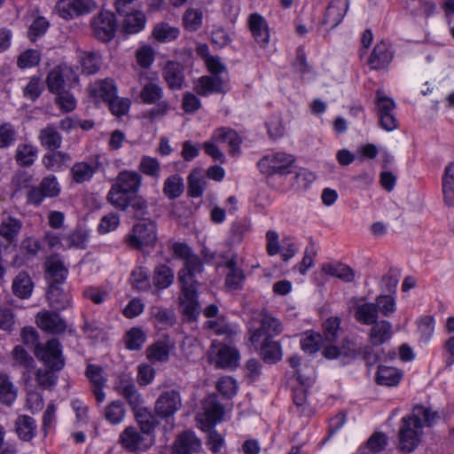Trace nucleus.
<instances>
[{"label": "nucleus", "instance_id": "obj_54", "mask_svg": "<svg viewBox=\"0 0 454 454\" xmlns=\"http://www.w3.org/2000/svg\"><path fill=\"white\" fill-rule=\"evenodd\" d=\"M40 61V51L34 49H28L19 55L17 66L21 69L31 68L36 67Z\"/></svg>", "mask_w": 454, "mask_h": 454}, {"label": "nucleus", "instance_id": "obj_23", "mask_svg": "<svg viewBox=\"0 0 454 454\" xmlns=\"http://www.w3.org/2000/svg\"><path fill=\"white\" fill-rule=\"evenodd\" d=\"M240 360L239 350L231 346L221 347L215 356V364L218 368L235 369L238 367Z\"/></svg>", "mask_w": 454, "mask_h": 454}, {"label": "nucleus", "instance_id": "obj_18", "mask_svg": "<svg viewBox=\"0 0 454 454\" xmlns=\"http://www.w3.org/2000/svg\"><path fill=\"white\" fill-rule=\"evenodd\" d=\"M227 272L225 276L224 285L229 290H240L243 288L246 275L244 270L239 267L237 258L235 256L229 259L224 264Z\"/></svg>", "mask_w": 454, "mask_h": 454}, {"label": "nucleus", "instance_id": "obj_47", "mask_svg": "<svg viewBox=\"0 0 454 454\" xmlns=\"http://www.w3.org/2000/svg\"><path fill=\"white\" fill-rule=\"evenodd\" d=\"M142 436L134 427H126L120 434L118 442L126 450L134 451L138 448Z\"/></svg>", "mask_w": 454, "mask_h": 454}, {"label": "nucleus", "instance_id": "obj_3", "mask_svg": "<svg viewBox=\"0 0 454 454\" xmlns=\"http://www.w3.org/2000/svg\"><path fill=\"white\" fill-rule=\"evenodd\" d=\"M141 184L142 176L138 172L121 171L107 193V201L116 209L126 211L129 206L130 196L138 192Z\"/></svg>", "mask_w": 454, "mask_h": 454}, {"label": "nucleus", "instance_id": "obj_58", "mask_svg": "<svg viewBox=\"0 0 454 454\" xmlns=\"http://www.w3.org/2000/svg\"><path fill=\"white\" fill-rule=\"evenodd\" d=\"M260 325L270 338L282 332V324L280 321L266 312L261 314Z\"/></svg>", "mask_w": 454, "mask_h": 454}, {"label": "nucleus", "instance_id": "obj_35", "mask_svg": "<svg viewBox=\"0 0 454 454\" xmlns=\"http://www.w3.org/2000/svg\"><path fill=\"white\" fill-rule=\"evenodd\" d=\"M348 345L351 346V348H349V353H345V356L350 358L361 356L367 366H372L378 362L379 356L375 353L372 347L367 345L357 347L350 341H348Z\"/></svg>", "mask_w": 454, "mask_h": 454}, {"label": "nucleus", "instance_id": "obj_32", "mask_svg": "<svg viewBox=\"0 0 454 454\" xmlns=\"http://www.w3.org/2000/svg\"><path fill=\"white\" fill-rule=\"evenodd\" d=\"M354 317L356 320L363 325H372L378 322V309L374 302L357 304L355 307Z\"/></svg>", "mask_w": 454, "mask_h": 454}, {"label": "nucleus", "instance_id": "obj_26", "mask_svg": "<svg viewBox=\"0 0 454 454\" xmlns=\"http://www.w3.org/2000/svg\"><path fill=\"white\" fill-rule=\"evenodd\" d=\"M369 340L372 346H380L388 341L393 334L392 325L387 320L378 321L372 325Z\"/></svg>", "mask_w": 454, "mask_h": 454}, {"label": "nucleus", "instance_id": "obj_6", "mask_svg": "<svg viewBox=\"0 0 454 454\" xmlns=\"http://www.w3.org/2000/svg\"><path fill=\"white\" fill-rule=\"evenodd\" d=\"M294 162V157L283 152L272 153L261 159L257 166L267 176L284 175L290 172L289 168Z\"/></svg>", "mask_w": 454, "mask_h": 454}, {"label": "nucleus", "instance_id": "obj_49", "mask_svg": "<svg viewBox=\"0 0 454 454\" xmlns=\"http://www.w3.org/2000/svg\"><path fill=\"white\" fill-rule=\"evenodd\" d=\"M261 355L265 362L277 363L282 357V348L278 341H273L271 339L263 342L260 347Z\"/></svg>", "mask_w": 454, "mask_h": 454}, {"label": "nucleus", "instance_id": "obj_15", "mask_svg": "<svg viewBox=\"0 0 454 454\" xmlns=\"http://www.w3.org/2000/svg\"><path fill=\"white\" fill-rule=\"evenodd\" d=\"M71 74H73V70L67 66H57L51 69L45 80L49 91L56 95L65 90L67 80Z\"/></svg>", "mask_w": 454, "mask_h": 454}, {"label": "nucleus", "instance_id": "obj_44", "mask_svg": "<svg viewBox=\"0 0 454 454\" xmlns=\"http://www.w3.org/2000/svg\"><path fill=\"white\" fill-rule=\"evenodd\" d=\"M174 272L166 264L158 265L153 271V284L160 289H166L170 286L174 281Z\"/></svg>", "mask_w": 454, "mask_h": 454}, {"label": "nucleus", "instance_id": "obj_16", "mask_svg": "<svg viewBox=\"0 0 454 454\" xmlns=\"http://www.w3.org/2000/svg\"><path fill=\"white\" fill-rule=\"evenodd\" d=\"M85 374L92 385L93 394L98 403H102L106 399L104 387L106 384L104 369L98 364H88Z\"/></svg>", "mask_w": 454, "mask_h": 454}, {"label": "nucleus", "instance_id": "obj_8", "mask_svg": "<svg viewBox=\"0 0 454 454\" xmlns=\"http://www.w3.org/2000/svg\"><path fill=\"white\" fill-rule=\"evenodd\" d=\"M91 27L98 40L103 42L111 41L117 28L114 14L111 12H100L93 17Z\"/></svg>", "mask_w": 454, "mask_h": 454}, {"label": "nucleus", "instance_id": "obj_56", "mask_svg": "<svg viewBox=\"0 0 454 454\" xmlns=\"http://www.w3.org/2000/svg\"><path fill=\"white\" fill-rule=\"evenodd\" d=\"M374 304L377 305L378 314L381 313L384 317H390L396 309L395 298L390 294H381L375 299Z\"/></svg>", "mask_w": 454, "mask_h": 454}, {"label": "nucleus", "instance_id": "obj_48", "mask_svg": "<svg viewBox=\"0 0 454 454\" xmlns=\"http://www.w3.org/2000/svg\"><path fill=\"white\" fill-rule=\"evenodd\" d=\"M323 269L328 275L339 278L344 282H352L356 278V272L345 264H325Z\"/></svg>", "mask_w": 454, "mask_h": 454}, {"label": "nucleus", "instance_id": "obj_38", "mask_svg": "<svg viewBox=\"0 0 454 454\" xmlns=\"http://www.w3.org/2000/svg\"><path fill=\"white\" fill-rule=\"evenodd\" d=\"M442 192L448 206H454V162H450L442 176Z\"/></svg>", "mask_w": 454, "mask_h": 454}, {"label": "nucleus", "instance_id": "obj_39", "mask_svg": "<svg viewBox=\"0 0 454 454\" xmlns=\"http://www.w3.org/2000/svg\"><path fill=\"white\" fill-rule=\"evenodd\" d=\"M184 191V179L178 174H174L167 177L163 185V193L168 200L179 198Z\"/></svg>", "mask_w": 454, "mask_h": 454}, {"label": "nucleus", "instance_id": "obj_21", "mask_svg": "<svg viewBox=\"0 0 454 454\" xmlns=\"http://www.w3.org/2000/svg\"><path fill=\"white\" fill-rule=\"evenodd\" d=\"M71 160L72 158L67 153L53 150L43 156L42 163L47 170L60 172L68 168Z\"/></svg>", "mask_w": 454, "mask_h": 454}, {"label": "nucleus", "instance_id": "obj_63", "mask_svg": "<svg viewBox=\"0 0 454 454\" xmlns=\"http://www.w3.org/2000/svg\"><path fill=\"white\" fill-rule=\"evenodd\" d=\"M418 331L420 335V341L427 343L434 332V319L431 316H426L419 319Z\"/></svg>", "mask_w": 454, "mask_h": 454}, {"label": "nucleus", "instance_id": "obj_29", "mask_svg": "<svg viewBox=\"0 0 454 454\" xmlns=\"http://www.w3.org/2000/svg\"><path fill=\"white\" fill-rule=\"evenodd\" d=\"M12 365L21 368L25 372L30 373L35 368V362L31 355L21 345H17L11 352Z\"/></svg>", "mask_w": 454, "mask_h": 454}, {"label": "nucleus", "instance_id": "obj_41", "mask_svg": "<svg viewBox=\"0 0 454 454\" xmlns=\"http://www.w3.org/2000/svg\"><path fill=\"white\" fill-rule=\"evenodd\" d=\"M317 254V247L312 238H309V243L304 249V254L301 262L294 266L293 270H297L300 274L306 275L307 271L313 266Z\"/></svg>", "mask_w": 454, "mask_h": 454}, {"label": "nucleus", "instance_id": "obj_30", "mask_svg": "<svg viewBox=\"0 0 454 454\" xmlns=\"http://www.w3.org/2000/svg\"><path fill=\"white\" fill-rule=\"evenodd\" d=\"M38 140L43 147L49 151H53L58 150L61 146L62 136L55 126L48 125L40 129Z\"/></svg>", "mask_w": 454, "mask_h": 454}, {"label": "nucleus", "instance_id": "obj_34", "mask_svg": "<svg viewBox=\"0 0 454 454\" xmlns=\"http://www.w3.org/2000/svg\"><path fill=\"white\" fill-rule=\"evenodd\" d=\"M12 288L17 297L27 299L32 294L34 284L30 276L27 272L21 271L14 278Z\"/></svg>", "mask_w": 454, "mask_h": 454}, {"label": "nucleus", "instance_id": "obj_27", "mask_svg": "<svg viewBox=\"0 0 454 454\" xmlns=\"http://www.w3.org/2000/svg\"><path fill=\"white\" fill-rule=\"evenodd\" d=\"M23 226L21 220L12 215H4L0 223V236L7 242L13 243L17 240Z\"/></svg>", "mask_w": 454, "mask_h": 454}, {"label": "nucleus", "instance_id": "obj_62", "mask_svg": "<svg viewBox=\"0 0 454 454\" xmlns=\"http://www.w3.org/2000/svg\"><path fill=\"white\" fill-rule=\"evenodd\" d=\"M55 372V370H51V368L38 369L35 373L37 384L44 389H50L54 387L58 381V376Z\"/></svg>", "mask_w": 454, "mask_h": 454}, {"label": "nucleus", "instance_id": "obj_31", "mask_svg": "<svg viewBox=\"0 0 454 454\" xmlns=\"http://www.w3.org/2000/svg\"><path fill=\"white\" fill-rule=\"evenodd\" d=\"M38 156V149L35 145L28 143H20L15 151V160L19 166L28 168L32 166Z\"/></svg>", "mask_w": 454, "mask_h": 454}, {"label": "nucleus", "instance_id": "obj_19", "mask_svg": "<svg viewBox=\"0 0 454 454\" xmlns=\"http://www.w3.org/2000/svg\"><path fill=\"white\" fill-rule=\"evenodd\" d=\"M201 442L192 431L183 432L178 435L173 446V454H193L200 451Z\"/></svg>", "mask_w": 454, "mask_h": 454}, {"label": "nucleus", "instance_id": "obj_25", "mask_svg": "<svg viewBox=\"0 0 454 454\" xmlns=\"http://www.w3.org/2000/svg\"><path fill=\"white\" fill-rule=\"evenodd\" d=\"M46 274L49 279V286L56 285L59 286L66 281L68 270L65 267L62 261L51 258L46 262Z\"/></svg>", "mask_w": 454, "mask_h": 454}, {"label": "nucleus", "instance_id": "obj_10", "mask_svg": "<svg viewBox=\"0 0 454 454\" xmlns=\"http://www.w3.org/2000/svg\"><path fill=\"white\" fill-rule=\"evenodd\" d=\"M182 407L180 393L176 390L163 391L154 405L155 413L161 419L172 417Z\"/></svg>", "mask_w": 454, "mask_h": 454}, {"label": "nucleus", "instance_id": "obj_60", "mask_svg": "<svg viewBox=\"0 0 454 454\" xmlns=\"http://www.w3.org/2000/svg\"><path fill=\"white\" fill-rule=\"evenodd\" d=\"M50 27L49 21L43 16L36 17L31 23L27 36L31 42H35L38 37L43 36Z\"/></svg>", "mask_w": 454, "mask_h": 454}, {"label": "nucleus", "instance_id": "obj_45", "mask_svg": "<svg viewBox=\"0 0 454 454\" xmlns=\"http://www.w3.org/2000/svg\"><path fill=\"white\" fill-rule=\"evenodd\" d=\"M207 180L200 171H192L188 176V194L192 198L203 195Z\"/></svg>", "mask_w": 454, "mask_h": 454}, {"label": "nucleus", "instance_id": "obj_28", "mask_svg": "<svg viewBox=\"0 0 454 454\" xmlns=\"http://www.w3.org/2000/svg\"><path fill=\"white\" fill-rule=\"evenodd\" d=\"M98 168V163L96 162H86L79 161L75 162L71 169V175L74 182L76 184H82L89 182L97 172Z\"/></svg>", "mask_w": 454, "mask_h": 454}, {"label": "nucleus", "instance_id": "obj_33", "mask_svg": "<svg viewBox=\"0 0 454 454\" xmlns=\"http://www.w3.org/2000/svg\"><path fill=\"white\" fill-rule=\"evenodd\" d=\"M35 420L27 415H20L15 421V431L23 441H30L36 434Z\"/></svg>", "mask_w": 454, "mask_h": 454}, {"label": "nucleus", "instance_id": "obj_2", "mask_svg": "<svg viewBox=\"0 0 454 454\" xmlns=\"http://www.w3.org/2000/svg\"><path fill=\"white\" fill-rule=\"evenodd\" d=\"M437 417L422 405L413 408L410 416L403 417L399 429V449L404 452L414 450L420 441V434L424 427H430Z\"/></svg>", "mask_w": 454, "mask_h": 454}, {"label": "nucleus", "instance_id": "obj_36", "mask_svg": "<svg viewBox=\"0 0 454 454\" xmlns=\"http://www.w3.org/2000/svg\"><path fill=\"white\" fill-rule=\"evenodd\" d=\"M88 239V232L85 230L77 228L71 233L61 237V247L66 249H84L86 247Z\"/></svg>", "mask_w": 454, "mask_h": 454}, {"label": "nucleus", "instance_id": "obj_40", "mask_svg": "<svg viewBox=\"0 0 454 454\" xmlns=\"http://www.w3.org/2000/svg\"><path fill=\"white\" fill-rule=\"evenodd\" d=\"M129 9H126V13L121 14L125 16L123 21V27L127 33L135 34L141 31L145 24V14L141 12H129Z\"/></svg>", "mask_w": 454, "mask_h": 454}, {"label": "nucleus", "instance_id": "obj_24", "mask_svg": "<svg viewBox=\"0 0 454 454\" xmlns=\"http://www.w3.org/2000/svg\"><path fill=\"white\" fill-rule=\"evenodd\" d=\"M77 58L82 73L88 75L97 74L103 64L102 56L98 51H81Z\"/></svg>", "mask_w": 454, "mask_h": 454}, {"label": "nucleus", "instance_id": "obj_12", "mask_svg": "<svg viewBox=\"0 0 454 454\" xmlns=\"http://www.w3.org/2000/svg\"><path fill=\"white\" fill-rule=\"evenodd\" d=\"M35 322L43 331L60 334L66 332V321L56 312L43 310L37 313Z\"/></svg>", "mask_w": 454, "mask_h": 454}, {"label": "nucleus", "instance_id": "obj_59", "mask_svg": "<svg viewBox=\"0 0 454 454\" xmlns=\"http://www.w3.org/2000/svg\"><path fill=\"white\" fill-rule=\"evenodd\" d=\"M153 316L161 327L173 326L176 324V315L172 309L156 307L153 309Z\"/></svg>", "mask_w": 454, "mask_h": 454}, {"label": "nucleus", "instance_id": "obj_51", "mask_svg": "<svg viewBox=\"0 0 454 454\" xmlns=\"http://www.w3.org/2000/svg\"><path fill=\"white\" fill-rule=\"evenodd\" d=\"M146 340L145 332L138 327H133L125 335L126 348L129 350H139Z\"/></svg>", "mask_w": 454, "mask_h": 454}, {"label": "nucleus", "instance_id": "obj_22", "mask_svg": "<svg viewBox=\"0 0 454 454\" xmlns=\"http://www.w3.org/2000/svg\"><path fill=\"white\" fill-rule=\"evenodd\" d=\"M47 299L50 306L56 310H65L72 306V295L60 286H49Z\"/></svg>", "mask_w": 454, "mask_h": 454}, {"label": "nucleus", "instance_id": "obj_42", "mask_svg": "<svg viewBox=\"0 0 454 454\" xmlns=\"http://www.w3.org/2000/svg\"><path fill=\"white\" fill-rule=\"evenodd\" d=\"M146 357L153 364L165 363L169 358V346L165 341H157L146 348Z\"/></svg>", "mask_w": 454, "mask_h": 454}, {"label": "nucleus", "instance_id": "obj_37", "mask_svg": "<svg viewBox=\"0 0 454 454\" xmlns=\"http://www.w3.org/2000/svg\"><path fill=\"white\" fill-rule=\"evenodd\" d=\"M401 378L402 373L398 369L386 365H380L376 375V381L379 385L394 387L398 385Z\"/></svg>", "mask_w": 454, "mask_h": 454}, {"label": "nucleus", "instance_id": "obj_43", "mask_svg": "<svg viewBox=\"0 0 454 454\" xmlns=\"http://www.w3.org/2000/svg\"><path fill=\"white\" fill-rule=\"evenodd\" d=\"M17 398V388L6 374H0V402L11 406Z\"/></svg>", "mask_w": 454, "mask_h": 454}, {"label": "nucleus", "instance_id": "obj_1", "mask_svg": "<svg viewBox=\"0 0 454 454\" xmlns=\"http://www.w3.org/2000/svg\"><path fill=\"white\" fill-rule=\"evenodd\" d=\"M173 251L176 257L184 261V267L177 276L180 284L179 309L187 321H195L200 311L196 276L202 272L203 262L200 256L194 254L190 247L184 243L174 244Z\"/></svg>", "mask_w": 454, "mask_h": 454}, {"label": "nucleus", "instance_id": "obj_57", "mask_svg": "<svg viewBox=\"0 0 454 454\" xmlns=\"http://www.w3.org/2000/svg\"><path fill=\"white\" fill-rule=\"evenodd\" d=\"M208 327L215 331L217 335H227L231 337L238 333V325L227 323L223 318L209 321Z\"/></svg>", "mask_w": 454, "mask_h": 454}, {"label": "nucleus", "instance_id": "obj_46", "mask_svg": "<svg viewBox=\"0 0 454 454\" xmlns=\"http://www.w3.org/2000/svg\"><path fill=\"white\" fill-rule=\"evenodd\" d=\"M138 169L144 175L158 181L160 178L161 167L157 158L144 155L138 165Z\"/></svg>", "mask_w": 454, "mask_h": 454}, {"label": "nucleus", "instance_id": "obj_52", "mask_svg": "<svg viewBox=\"0 0 454 454\" xmlns=\"http://www.w3.org/2000/svg\"><path fill=\"white\" fill-rule=\"evenodd\" d=\"M348 7V5L346 4V8L343 11L340 8L336 7L333 2L331 3L325 11L322 24L330 25L332 28L336 27L342 21Z\"/></svg>", "mask_w": 454, "mask_h": 454}, {"label": "nucleus", "instance_id": "obj_17", "mask_svg": "<svg viewBox=\"0 0 454 454\" xmlns=\"http://www.w3.org/2000/svg\"><path fill=\"white\" fill-rule=\"evenodd\" d=\"M249 29L261 47L265 48L270 41L269 27L266 20L259 13H252L248 18Z\"/></svg>", "mask_w": 454, "mask_h": 454}, {"label": "nucleus", "instance_id": "obj_64", "mask_svg": "<svg viewBox=\"0 0 454 454\" xmlns=\"http://www.w3.org/2000/svg\"><path fill=\"white\" fill-rule=\"evenodd\" d=\"M340 319L337 317H329L324 322L323 333L324 338L328 342H334L340 331Z\"/></svg>", "mask_w": 454, "mask_h": 454}, {"label": "nucleus", "instance_id": "obj_55", "mask_svg": "<svg viewBox=\"0 0 454 454\" xmlns=\"http://www.w3.org/2000/svg\"><path fill=\"white\" fill-rule=\"evenodd\" d=\"M130 282L137 290H147L150 287L149 271L144 267L135 268L130 276Z\"/></svg>", "mask_w": 454, "mask_h": 454}, {"label": "nucleus", "instance_id": "obj_4", "mask_svg": "<svg viewBox=\"0 0 454 454\" xmlns=\"http://www.w3.org/2000/svg\"><path fill=\"white\" fill-rule=\"evenodd\" d=\"M157 241L156 224L150 219H144L134 224L131 231L125 237L127 245L137 250L154 247Z\"/></svg>", "mask_w": 454, "mask_h": 454}, {"label": "nucleus", "instance_id": "obj_9", "mask_svg": "<svg viewBox=\"0 0 454 454\" xmlns=\"http://www.w3.org/2000/svg\"><path fill=\"white\" fill-rule=\"evenodd\" d=\"M194 90L202 97L224 94L229 90L228 79L223 75H203L195 82Z\"/></svg>", "mask_w": 454, "mask_h": 454}, {"label": "nucleus", "instance_id": "obj_11", "mask_svg": "<svg viewBox=\"0 0 454 454\" xmlns=\"http://www.w3.org/2000/svg\"><path fill=\"white\" fill-rule=\"evenodd\" d=\"M140 83L142 88L139 97L144 104L153 105L163 100V88L159 84L158 78L155 75H141Z\"/></svg>", "mask_w": 454, "mask_h": 454}, {"label": "nucleus", "instance_id": "obj_20", "mask_svg": "<svg viewBox=\"0 0 454 454\" xmlns=\"http://www.w3.org/2000/svg\"><path fill=\"white\" fill-rule=\"evenodd\" d=\"M213 139L218 144H227L231 154L239 153L242 139L234 129L227 127L218 128L213 133Z\"/></svg>", "mask_w": 454, "mask_h": 454}, {"label": "nucleus", "instance_id": "obj_61", "mask_svg": "<svg viewBox=\"0 0 454 454\" xmlns=\"http://www.w3.org/2000/svg\"><path fill=\"white\" fill-rule=\"evenodd\" d=\"M43 91L41 77L34 75L29 78L27 84L23 89V96L32 101H35Z\"/></svg>", "mask_w": 454, "mask_h": 454}, {"label": "nucleus", "instance_id": "obj_14", "mask_svg": "<svg viewBox=\"0 0 454 454\" xmlns=\"http://www.w3.org/2000/svg\"><path fill=\"white\" fill-rule=\"evenodd\" d=\"M162 77L169 90H182L185 81L184 66L177 61H168L162 69Z\"/></svg>", "mask_w": 454, "mask_h": 454}, {"label": "nucleus", "instance_id": "obj_50", "mask_svg": "<svg viewBox=\"0 0 454 454\" xmlns=\"http://www.w3.org/2000/svg\"><path fill=\"white\" fill-rule=\"evenodd\" d=\"M125 409L121 401H113L105 409L104 418L112 425L122 422L125 417Z\"/></svg>", "mask_w": 454, "mask_h": 454}, {"label": "nucleus", "instance_id": "obj_13", "mask_svg": "<svg viewBox=\"0 0 454 454\" xmlns=\"http://www.w3.org/2000/svg\"><path fill=\"white\" fill-rule=\"evenodd\" d=\"M393 58L394 53L391 51L390 45L386 41H380L374 46L367 63L371 69H386L388 67Z\"/></svg>", "mask_w": 454, "mask_h": 454}, {"label": "nucleus", "instance_id": "obj_5", "mask_svg": "<svg viewBox=\"0 0 454 454\" xmlns=\"http://www.w3.org/2000/svg\"><path fill=\"white\" fill-rule=\"evenodd\" d=\"M35 356L48 368L60 371L65 365L62 346L57 339H51L45 343L37 344L34 348Z\"/></svg>", "mask_w": 454, "mask_h": 454}, {"label": "nucleus", "instance_id": "obj_53", "mask_svg": "<svg viewBox=\"0 0 454 454\" xmlns=\"http://www.w3.org/2000/svg\"><path fill=\"white\" fill-rule=\"evenodd\" d=\"M153 35L159 42H171L178 37L179 29L167 23H160L155 26Z\"/></svg>", "mask_w": 454, "mask_h": 454}, {"label": "nucleus", "instance_id": "obj_7", "mask_svg": "<svg viewBox=\"0 0 454 454\" xmlns=\"http://www.w3.org/2000/svg\"><path fill=\"white\" fill-rule=\"evenodd\" d=\"M97 8L95 0H59L55 6L56 12L65 20L88 14Z\"/></svg>", "mask_w": 454, "mask_h": 454}]
</instances>
